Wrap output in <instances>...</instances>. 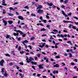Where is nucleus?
Wrapping results in <instances>:
<instances>
[{
    "mask_svg": "<svg viewBox=\"0 0 78 78\" xmlns=\"http://www.w3.org/2000/svg\"><path fill=\"white\" fill-rule=\"evenodd\" d=\"M46 31V29L44 28H43L40 30V31Z\"/></svg>",
    "mask_w": 78,
    "mask_h": 78,
    "instance_id": "obj_16",
    "label": "nucleus"
},
{
    "mask_svg": "<svg viewBox=\"0 0 78 78\" xmlns=\"http://www.w3.org/2000/svg\"><path fill=\"white\" fill-rule=\"evenodd\" d=\"M20 33V34L21 35H22V34H24V33H23L22 31H20V32H19Z\"/></svg>",
    "mask_w": 78,
    "mask_h": 78,
    "instance_id": "obj_25",
    "label": "nucleus"
},
{
    "mask_svg": "<svg viewBox=\"0 0 78 78\" xmlns=\"http://www.w3.org/2000/svg\"><path fill=\"white\" fill-rule=\"evenodd\" d=\"M6 38L7 39H9V35H7Z\"/></svg>",
    "mask_w": 78,
    "mask_h": 78,
    "instance_id": "obj_37",
    "label": "nucleus"
},
{
    "mask_svg": "<svg viewBox=\"0 0 78 78\" xmlns=\"http://www.w3.org/2000/svg\"><path fill=\"white\" fill-rule=\"evenodd\" d=\"M5 56H8V57H10L11 55H9V54H6L5 55Z\"/></svg>",
    "mask_w": 78,
    "mask_h": 78,
    "instance_id": "obj_28",
    "label": "nucleus"
},
{
    "mask_svg": "<svg viewBox=\"0 0 78 78\" xmlns=\"http://www.w3.org/2000/svg\"><path fill=\"white\" fill-rule=\"evenodd\" d=\"M8 22L9 25H11L13 23V21H9Z\"/></svg>",
    "mask_w": 78,
    "mask_h": 78,
    "instance_id": "obj_12",
    "label": "nucleus"
},
{
    "mask_svg": "<svg viewBox=\"0 0 78 78\" xmlns=\"http://www.w3.org/2000/svg\"><path fill=\"white\" fill-rule=\"evenodd\" d=\"M19 64H20V65H21L22 66H23V63L21 62L19 63Z\"/></svg>",
    "mask_w": 78,
    "mask_h": 78,
    "instance_id": "obj_35",
    "label": "nucleus"
},
{
    "mask_svg": "<svg viewBox=\"0 0 78 78\" xmlns=\"http://www.w3.org/2000/svg\"><path fill=\"white\" fill-rule=\"evenodd\" d=\"M18 19H20V20H23V17H22V16H18Z\"/></svg>",
    "mask_w": 78,
    "mask_h": 78,
    "instance_id": "obj_5",
    "label": "nucleus"
},
{
    "mask_svg": "<svg viewBox=\"0 0 78 78\" xmlns=\"http://www.w3.org/2000/svg\"><path fill=\"white\" fill-rule=\"evenodd\" d=\"M9 9H10V10H12V11H14L15 10V9H13V8H12V7H10Z\"/></svg>",
    "mask_w": 78,
    "mask_h": 78,
    "instance_id": "obj_20",
    "label": "nucleus"
},
{
    "mask_svg": "<svg viewBox=\"0 0 78 78\" xmlns=\"http://www.w3.org/2000/svg\"><path fill=\"white\" fill-rule=\"evenodd\" d=\"M2 5H3V6H7V4H6V3H2Z\"/></svg>",
    "mask_w": 78,
    "mask_h": 78,
    "instance_id": "obj_46",
    "label": "nucleus"
},
{
    "mask_svg": "<svg viewBox=\"0 0 78 78\" xmlns=\"http://www.w3.org/2000/svg\"><path fill=\"white\" fill-rule=\"evenodd\" d=\"M59 43H57L55 44V46H57V45H59Z\"/></svg>",
    "mask_w": 78,
    "mask_h": 78,
    "instance_id": "obj_57",
    "label": "nucleus"
},
{
    "mask_svg": "<svg viewBox=\"0 0 78 78\" xmlns=\"http://www.w3.org/2000/svg\"><path fill=\"white\" fill-rule=\"evenodd\" d=\"M68 16H72V13H69L68 14Z\"/></svg>",
    "mask_w": 78,
    "mask_h": 78,
    "instance_id": "obj_55",
    "label": "nucleus"
},
{
    "mask_svg": "<svg viewBox=\"0 0 78 78\" xmlns=\"http://www.w3.org/2000/svg\"><path fill=\"white\" fill-rule=\"evenodd\" d=\"M64 23H73L74 22L72 21H66L65 20H64L63 21Z\"/></svg>",
    "mask_w": 78,
    "mask_h": 78,
    "instance_id": "obj_3",
    "label": "nucleus"
},
{
    "mask_svg": "<svg viewBox=\"0 0 78 78\" xmlns=\"http://www.w3.org/2000/svg\"><path fill=\"white\" fill-rule=\"evenodd\" d=\"M24 52H25V51H20V54H21L22 55V54H23L24 53Z\"/></svg>",
    "mask_w": 78,
    "mask_h": 78,
    "instance_id": "obj_29",
    "label": "nucleus"
},
{
    "mask_svg": "<svg viewBox=\"0 0 78 78\" xmlns=\"http://www.w3.org/2000/svg\"><path fill=\"white\" fill-rule=\"evenodd\" d=\"M58 73V71H53V73H54V74H55V73Z\"/></svg>",
    "mask_w": 78,
    "mask_h": 78,
    "instance_id": "obj_21",
    "label": "nucleus"
},
{
    "mask_svg": "<svg viewBox=\"0 0 78 78\" xmlns=\"http://www.w3.org/2000/svg\"><path fill=\"white\" fill-rule=\"evenodd\" d=\"M62 14H63L64 16L65 15H66V13H65V12H64L62 10Z\"/></svg>",
    "mask_w": 78,
    "mask_h": 78,
    "instance_id": "obj_34",
    "label": "nucleus"
},
{
    "mask_svg": "<svg viewBox=\"0 0 78 78\" xmlns=\"http://www.w3.org/2000/svg\"><path fill=\"white\" fill-rule=\"evenodd\" d=\"M21 39V37H19V38H18V41H20Z\"/></svg>",
    "mask_w": 78,
    "mask_h": 78,
    "instance_id": "obj_53",
    "label": "nucleus"
},
{
    "mask_svg": "<svg viewBox=\"0 0 78 78\" xmlns=\"http://www.w3.org/2000/svg\"><path fill=\"white\" fill-rule=\"evenodd\" d=\"M74 23L75 24H76V25H78V22L76 23V22H75Z\"/></svg>",
    "mask_w": 78,
    "mask_h": 78,
    "instance_id": "obj_59",
    "label": "nucleus"
},
{
    "mask_svg": "<svg viewBox=\"0 0 78 78\" xmlns=\"http://www.w3.org/2000/svg\"><path fill=\"white\" fill-rule=\"evenodd\" d=\"M53 31H54V32H56H56H58V30H57L56 29L53 30Z\"/></svg>",
    "mask_w": 78,
    "mask_h": 78,
    "instance_id": "obj_49",
    "label": "nucleus"
},
{
    "mask_svg": "<svg viewBox=\"0 0 78 78\" xmlns=\"http://www.w3.org/2000/svg\"><path fill=\"white\" fill-rule=\"evenodd\" d=\"M5 9L3 10V12H2V13L3 14H6V12H5Z\"/></svg>",
    "mask_w": 78,
    "mask_h": 78,
    "instance_id": "obj_33",
    "label": "nucleus"
},
{
    "mask_svg": "<svg viewBox=\"0 0 78 78\" xmlns=\"http://www.w3.org/2000/svg\"><path fill=\"white\" fill-rule=\"evenodd\" d=\"M8 14L9 16H13V14L10 13H9Z\"/></svg>",
    "mask_w": 78,
    "mask_h": 78,
    "instance_id": "obj_22",
    "label": "nucleus"
},
{
    "mask_svg": "<svg viewBox=\"0 0 78 78\" xmlns=\"http://www.w3.org/2000/svg\"><path fill=\"white\" fill-rule=\"evenodd\" d=\"M72 27H73V29H74V30H76V27L73 26H72Z\"/></svg>",
    "mask_w": 78,
    "mask_h": 78,
    "instance_id": "obj_41",
    "label": "nucleus"
},
{
    "mask_svg": "<svg viewBox=\"0 0 78 78\" xmlns=\"http://www.w3.org/2000/svg\"><path fill=\"white\" fill-rule=\"evenodd\" d=\"M18 3H19L18 2H15L13 5H17V4H18Z\"/></svg>",
    "mask_w": 78,
    "mask_h": 78,
    "instance_id": "obj_54",
    "label": "nucleus"
},
{
    "mask_svg": "<svg viewBox=\"0 0 78 78\" xmlns=\"http://www.w3.org/2000/svg\"><path fill=\"white\" fill-rule=\"evenodd\" d=\"M69 58H72V54L70 53H69Z\"/></svg>",
    "mask_w": 78,
    "mask_h": 78,
    "instance_id": "obj_38",
    "label": "nucleus"
},
{
    "mask_svg": "<svg viewBox=\"0 0 78 78\" xmlns=\"http://www.w3.org/2000/svg\"><path fill=\"white\" fill-rule=\"evenodd\" d=\"M13 34L15 36H17V34L16 33H13Z\"/></svg>",
    "mask_w": 78,
    "mask_h": 78,
    "instance_id": "obj_51",
    "label": "nucleus"
},
{
    "mask_svg": "<svg viewBox=\"0 0 78 78\" xmlns=\"http://www.w3.org/2000/svg\"><path fill=\"white\" fill-rule=\"evenodd\" d=\"M55 58H57V59H58L59 58H60V57H59V56L58 55L57 56H56Z\"/></svg>",
    "mask_w": 78,
    "mask_h": 78,
    "instance_id": "obj_30",
    "label": "nucleus"
},
{
    "mask_svg": "<svg viewBox=\"0 0 78 78\" xmlns=\"http://www.w3.org/2000/svg\"><path fill=\"white\" fill-rule=\"evenodd\" d=\"M31 16H34V17H36V15L35 14H34L33 13H32L31 14Z\"/></svg>",
    "mask_w": 78,
    "mask_h": 78,
    "instance_id": "obj_42",
    "label": "nucleus"
},
{
    "mask_svg": "<svg viewBox=\"0 0 78 78\" xmlns=\"http://www.w3.org/2000/svg\"><path fill=\"white\" fill-rule=\"evenodd\" d=\"M4 75L6 77H7V75H8V74H7V73H6V72L5 73Z\"/></svg>",
    "mask_w": 78,
    "mask_h": 78,
    "instance_id": "obj_27",
    "label": "nucleus"
},
{
    "mask_svg": "<svg viewBox=\"0 0 78 78\" xmlns=\"http://www.w3.org/2000/svg\"><path fill=\"white\" fill-rule=\"evenodd\" d=\"M67 43L68 44H69V43H70V44L71 45H73L72 43L71 42H70V41H67Z\"/></svg>",
    "mask_w": 78,
    "mask_h": 78,
    "instance_id": "obj_14",
    "label": "nucleus"
},
{
    "mask_svg": "<svg viewBox=\"0 0 78 78\" xmlns=\"http://www.w3.org/2000/svg\"><path fill=\"white\" fill-rule=\"evenodd\" d=\"M37 76H38V77L40 76H41V74H37Z\"/></svg>",
    "mask_w": 78,
    "mask_h": 78,
    "instance_id": "obj_52",
    "label": "nucleus"
},
{
    "mask_svg": "<svg viewBox=\"0 0 78 78\" xmlns=\"http://www.w3.org/2000/svg\"><path fill=\"white\" fill-rule=\"evenodd\" d=\"M53 67H57V68H58V67H59V65H58V64H56L55 65H54Z\"/></svg>",
    "mask_w": 78,
    "mask_h": 78,
    "instance_id": "obj_10",
    "label": "nucleus"
},
{
    "mask_svg": "<svg viewBox=\"0 0 78 78\" xmlns=\"http://www.w3.org/2000/svg\"><path fill=\"white\" fill-rule=\"evenodd\" d=\"M62 8L63 9H65V6L64 5H62Z\"/></svg>",
    "mask_w": 78,
    "mask_h": 78,
    "instance_id": "obj_45",
    "label": "nucleus"
},
{
    "mask_svg": "<svg viewBox=\"0 0 78 78\" xmlns=\"http://www.w3.org/2000/svg\"><path fill=\"white\" fill-rule=\"evenodd\" d=\"M41 8H42V6L41 5H39L38 7L37 8V9H41Z\"/></svg>",
    "mask_w": 78,
    "mask_h": 78,
    "instance_id": "obj_11",
    "label": "nucleus"
},
{
    "mask_svg": "<svg viewBox=\"0 0 78 78\" xmlns=\"http://www.w3.org/2000/svg\"><path fill=\"white\" fill-rule=\"evenodd\" d=\"M37 12L39 14H41V13H43V10H41V9H39L37 11Z\"/></svg>",
    "mask_w": 78,
    "mask_h": 78,
    "instance_id": "obj_4",
    "label": "nucleus"
},
{
    "mask_svg": "<svg viewBox=\"0 0 78 78\" xmlns=\"http://www.w3.org/2000/svg\"><path fill=\"white\" fill-rule=\"evenodd\" d=\"M20 50H21V47L19 46V47L18 50L19 51H20Z\"/></svg>",
    "mask_w": 78,
    "mask_h": 78,
    "instance_id": "obj_43",
    "label": "nucleus"
},
{
    "mask_svg": "<svg viewBox=\"0 0 78 78\" xmlns=\"http://www.w3.org/2000/svg\"><path fill=\"white\" fill-rule=\"evenodd\" d=\"M1 72H2V74H3V73H4V68H2V69H1Z\"/></svg>",
    "mask_w": 78,
    "mask_h": 78,
    "instance_id": "obj_23",
    "label": "nucleus"
},
{
    "mask_svg": "<svg viewBox=\"0 0 78 78\" xmlns=\"http://www.w3.org/2000/svg\"><path fill=\"white\" fill-rule=\"evenodd\" d=\"M31 63L33 65H36V64H37L36 62H34L33 61H31Z\"/></svg>",
    "mask_w": 78,
    "mask_h": 78,
    "instance_id": "obj_9",
    "label": "nucleus"
},
{
    "mask_svg": "<svg viewBox=\"0 0 78 78\" xmlns=\"http://www.w3.org/2000/svg\"><path fill=\"white\" fill-rule=\"evenodd\" d=\"M4 62H5L4 60L3 59H2L1 61L0 62V66H3V63H4Z\"/></svg>",
    "mask_w": 78,
    "mask_h": 78,
    "instance_id": "obj_2",
    "label": "nucleus"
},
{
    "mask_svg": "<svg viewBox=\"0 0 78 78\" xmlns=\"http://www.w3.org/2000/svg\"><path fill=\"white\" fill-rule=\"evenodd\" d=\"M69 0H66L65 1H64V4H67V3H69Z\"/></svg>",
    "mask_w": 78,
    "mask_h": 78,
    "instance_id": "obj_8",
    "label": "nucleus"
},
{
    "mask_svg": "<svg viewBox=\"0 0 78 78\" xmlns=\"http://www.w3.org/2000/svg\"><path fill=\"white\" fill-rule=\"evenodd\" d=\"M39 67L40 69H43V66L41 65L40 64L39 65Z\"/></svg>",
    "mask_w": 78,
    "mask_h": 78,
    "instance_id": "obj_13",
    "label": "nucleus"
},
{
    "mask_svg": "<svg viewBox=\"0 0 78 78\" xmlns=\"http://www.w3.org/2000/svg\"><path fill=\"white\" fill-rule=\"evenodd\" d=\"M25 9H28V6L26 5L24 7Z\"/></svg>",
    "mask_w": 78,
    "mask_h": 78,
    "instance_id": "obj_36",
    "label": "nucleus"
},
{
    "mask_svg": "<svg viewBox=\"0 0 78 78\" xmlns=\"http://www.w3.org/2000/svg\"><path fill=\"white\" fill-rule=\"evenodd\" d=\"M44 60H46V62H49V60H48V58H46V57H45L44 58Z\"/></svg>",
    "mask_w": 78,
    "mask_h": 78,
    "instance_id": "obj_6",
    "label": "nucleus"
},
{
    "mask_svg": "<svg viewBox=\"0 0 78 78\" xmlns=\"http://www.w3.org/2000/svg\"><path fill=\"white\" fill-rule=\"evenodd\" d=\"M64 56H67V54L66 53H65L64 55Z\"/></svg>",
    "mask_w": 78,
    "mask_h": 78,
    "instance_id": "obj_60",
    "label": "nucleus"
},
{
    "mask_svg": "<svg viewBox=\"0 0 78 78\" xmlns=\"http://www.w3.org/2000/svg\"><path fill=\"white\" fill-rule=\"evenodd\" d=\"M34 39V37H31L30 38V40L31 41L32 40H33Z\"/></svg>",
    "mask_w": 78,
    "mask_h": 78,
    "instance_id": "obj_48",
    "label": "nucleus"
},
{
    "mask_svg": "<svg viewBox=\"0 0 78 78\" xmlns=\"http://www.w3.org/2000/svg\"><path fill=\"white\" fill-rule=\"evenodd\" d=\"M26 35H27L26 34H23L22 35V37H25V36H26Z\"/></svg>",
    "mask_w": 78,
    "mask_h": 78,
    "instance_id": "obj_44",
    "label": "nucleus"
},
{
    "mask_svg": "<svg viewBox=\"0 0 78 78\" xmlns=\"http://www.w3.org/2000/svg\"><path fill=\"white\" fill-rule=\"evenodd\" d=\"M19 71L20 72H22V69H20L19 70Z\"/></svg>",
    "mask_w": 78,
    "mask_h": 78,
    "instance_id": "obj_64",
    "label": "nucleus"
},
{
    "mask_svg": "<svg viewBox=\"0 0 78 78\" xmlns=\"http://www.w3.org/2000/svg\"><path fill=\"white\" fill-rule=\"evenodd\" d=\"M26 58H26V60H27V62L28 63H30V61H28V56H26Z\"/></svg>",
    "mask_w": 78,
    "mask_h": 78,
    "instance_id": "obj_17",
    "label": "nucleus"
},
{
    "mask_svg": "<svg viewBox=\"0 0 78 78\" xmlns=\"http://www.w3.org/2000/svg\"><path fill=\"white\" fill-rule=\"evenodd\" d=\"M48 6H53V3H52L49 4V3H48Z\"/></svg>",
    "mask_w": 78,
    "mask_h": 78,
    "instance_id": "obj_19",
    "label": "nucleus"
},
{
    "mask_svg": "<svg viewBox=\"0 0 78 78\" xmlns=\"http://www.w3.org/2000/svg\"><path fill=\"white\" fill-rule=\"evenodd\" d=\"M37 55V56L38 57V58L40 57V54H38Z\"/></svg>",
    "mask_w": 78,
    "mask_h": 78,
    "instance_id": "obj_62",
    "label": "nucleus"
},
{
    "mask_svg": "<svg viewBox=\"0 0 78 78\" xmlns=\"http://www.w3.org/2000/svg\"><path fill=\"white\" fill-rule=\"evenodd\" d=\"M45 43H44L42 44V46L43 47H44V46H45Z\"/></svg>",
    "mask_w": 78,
    "mask_h": 78,
    "instance_id": "obj_56",
    "label": "nucleus"
},
{
    "mask_svg": "<svg viewBox=\"0 0 78 78\" xmlns=\"http://www.w3.org/2000/svg\"><path fill=\"white\" fill-rule=\"evenodd\" d=\"M32 68H33L34 70H36V68H35V67H34V66H32Z\"/></svg>",
    "mask_w": 78,
    "mask_h": 78,
    "instance_id": "obj_47",
    "label": "nucleus"
},
{
    "mask_svg": "<svg viewBox=\"0 0 78 78\" xmlns=\"http://www.w3.org/2000/svg\"><path fill=\"white\" fill-rule=\"evenodd\" d=\"M29 47L30 49V50H32V46L30 45H29Z\"/></svg>",
    "mask_w": 78,
    "mask_h": 78,
    "instance_id": "obj_40",
    "label": "nucleus"
},
{
    "mask_svg": "<svg viewBox=\"0 0 78 78\" xmlns=\"http://www.w3.org/2000/svg\"><path fill=\"white\" fill-rule=\"evenodd\" d=\"M42 37H44V36H47V35L43 34L42 35Z\"/></svg>",
    "mask_w": 78,
    "mask_h": 78,
    "instance_id": "obj_50",
    "label": "nucleus"
},
{
    "mask_svg": "<svg viewBox=\"0 0 78 78\" xmlns=\"http://www.w3.org/2000/svg\"><path fill=\"white\" fill-rule=\"evenodd\" d=\"M32 61H33V58H30V59H29V61L30 62H31Z\"/></svg>",
    "mask_w": 78,
    "mask_h": 78,
    "instance_id": "obj_15",
    "label": "nucleus"
},
{
    "mask_svg": "<svg viewBox=\"0 0 78 78\" xmlns=\"http://www.w3.org/2000/svg\"><path fill=\"white\" fill-rule=\"evenodd\" d=\"M3 22L4 23L5 26H6L7 25V21H6L3 20Z\"/></svg>",
    "mask_w": 78,
    "mask_h": 78,
    "instance_id": "obj_7",
    "label": "nucleus"
},
{
    "mask_svg": "<svg viewBox=\"0 0 78 78\" xmlns=\"http://www.w3.org/2000/svg\"><path fill=\"white\" fill-rule=\"evenodd\" d=\"M57 36L58 37V36H59L60 37H64V36L65 37H67V35L65 34L64 36L62 34H61V35H60L59 34H58L57 35Z\"/></svg>",
    "mask_w": 78,
    "mask_h": 78,
    "instance_id": "obj_1",
    "label": "nucleus"
},
{
    "mask_svg": "<svg viewBox=\"0 0 78 78\" xmlns=\"http://www.w3.org/2000/svg\"><path fill=\"white\" fill-rule=\"evenodd\" d=\"M23 42H24L26 44V43H27V42H28V41L27 40H25L24 41H23Z\"/></svg>",
    "mask_w": 78,
    "mask_h": 78,
    "instance_id": "obj_32",
    "label": "nucleus"
},
{
    "mask_svg": "<svg viewBox=\"0 0 78 78\" xmlns=\"http://www.w3.org/2000/svg\"><path fill=\"white\" fill-rule=\"evenodd\" d=\"M63 45L65 47H66V46H67V47H68V46H69V45L66 44H63Z\"/></svg>",
    "mask_w": 78,
    "mask_h": 78,
    "instance_id": "obj_31",
    "label": "nucleus"
},
{
    "mask_svg": "<svg viewBox=\"0 0 78 78\" xmlns=\"http://www.w3.org/2000/svg\"><path fill=\"white\" fill-rule=\"evenodd\" d=\"M58 41H61V42H62V40L61 39H59Z\"/></svg>",
    "mask_w": 78,
    "mask_h": 78,
    "instance_id": "obj_58",
    "label": "nucleus"
},
{
    "mask_svg": "<svg viewBox=\"0 0 78 78\" xmlns=\"http://www.w3.org/2000/svg\"><path fill=\"white\" fill-rule=\"evenodd\" d=\"M42 20L43 21L44 23H47V20Z\"/></svg>",
    "mask_w": 78,
    "mask_h": 78,
    "instance_id": "obj_24",
    "label": "nucleus"
},
{
    "mask_svg": "<svg viewBox=\"0 0 78 78\" xmlns=\"http://www.w3.org/2000/svg\"><path fill=\"white\" fill-rule=\"evenodd\" d=\"M73 18L75 19L76 20H78V17H76V16H74L73 17Z\"/></svg>",
    "mask_w": 78,
    "mask_h": 78,
    "instance_id": "obj_39",
    "label": "nucleus"
},
{
    "mask_svg": "<svg viewBox=\"0 0 78 78\" xmlns=\"http://www.w3.org/2000/svg\"><path fill=\"white\" fill-rule=\"evenodd\" d=\"M14 31H16V33H19L20 32V30H17L16 29H15L14 30Z\"/></svg>",
    "mask_w": 78,
    "mask_h": 78,
    "instance_id": "obj_18",
    "label": "nucleus"
},
{
    "mask_svg": "<svg viewBox=\"0 0 78 78\" xmlns=\"http://www.w3.org/2000/svg\"><path fill=\"white\" fill-rule=\"evenodd\" d=\"M71 64L72 66H73L75 64V63H74L71 62Z\"/></svg>",
    "mask_w": 78,
    "mask_h": 78,
    "instance_id": "obj_63",
    "label": "nucleus"
},
{
    "mask_svg": "<svg viewBox=\"0 0 78 78\" xmlns=\"http://www.w3.org/2000/svg\"><path fill=\"white\" fill-rule=\"evenodd\" d=\"M45 47H47V48H48V47H49L48 46L47 44L45 46Z\"/></svg>",
    "mask_w": 78,
    "mask_h": 78,
    "instance_id": "obj_61",
    "label": "nucleus"
},
{
    "mask_svg": "<svg viewBox=\"0 0 78 78\" xmlns=\"http://www.w3.org/2000/svg\"><path fill=\"white\" fill-rule=\"evenodd\" d=\"M54 38H53V36L51 35V37L50 38V39L51 40H53Z\"/></svg>",
    "mask_w": 78,
    "mask_h": 78,
    "instance_id": "obj_26",
    "label": "nucleus"
}]
</instances>
